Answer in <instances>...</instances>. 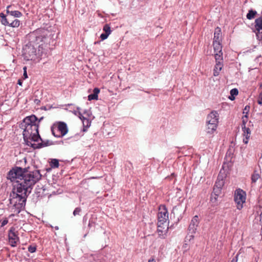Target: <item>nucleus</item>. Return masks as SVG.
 <instances>
[{
	"label": "nucleus",
	"instance_id": "1",
	"mask_svg": "<svg viewBox=\"0 0 262 262\" xmlns=\"http://www.w3.org/2000/svg\"><path fill=\"white\" fill-rule=\"evenodd\" d=\"M41 177L39 170L30 171L29 167H15L8 172L7 179L17 183L16 192L12 191L9 199L10 203L14 204V212L17 214L25 207L27 196Z\"/></svg>",
	"mask_w": 262,
	"mask_h": 262
},
{
	"label": "nucleus",
	"instance_id": "2",
	"mask_svg": "<svg viewBox=\"0 0 262 262\" xmlns=\"http://www.w3.org/2000/svg\"><path fill=\"white\" fill-rule=\"evenodd\" d=\"M29 42L23 48V56L27 60H35L43 53V42L47 38L45 31L36 30L28 34Z\"/></svg>",
	"mask_w": 262,
	"mask_h": 262
},
{
	"label": "nucleus",
	"instance_id": "3",
	"mask_svg": "<svg viewBox=\"0 0 262 262\" xmlns=\"http://www.w3.org/2000/svg\"><path fill=\"white\" fill-rule=\"evenodd\" d=\"M37 121V117L34 115L27 116L23 120L20 124V128L24 129L23 136L25 138L32 137V141L37 142L42 141V138L39 135L38 126L35 122Z\"/></svg>",
	"mask_w": 262,
	"mask_h": 262
},
{
	"label": "nucleus",
	"instance_id": "4",
	"mask_svg": "<svg viewBox=\"0 0 262 262\" xmlns=\"http://www.w3.org/2000/svg\"><path fill=\"white\" fill-rule=\"evenodd\" d=\"M246 193L241 188L236 189L234 193V201L236 204V208L241 210L243 208V204L246 202Z\"/></svg>",
	"mask_w": 262,
	"mask_h": 262
},
{
	"label": "nucleus",
	"instance_id": "5",
	"mask_svg": "<svg viewBox=\"0 0 262 262\" xmlns=\"http://www.w3.org/2000/svg\"><path fill=\"white\" fill-rule=\"evenodd\" d=\"M51 132L52 135L57 138H61L66 135L68 129L67 124L63 122H59L57 126H52Z\"/></svg>",
	"mask_w": 262,
	"mask_h": 262
},
{
	"label": "nucleus",
	"instance_id": "6",
	"mask_svg": "<svg viewBox=\"0 0 262 262\" xmlns=\"http://www.w3.org/2000/svg\"><path fill=\"white\" fill-rule=\"evenodd\" d=\"M254 28L253 32L256 34L258 40H262V15L255 19Z\"/></svg>",
	"mask_w": 262,
	"mask_h": 262
},
{
	"label": "nucleus",
	"instance_id": "7",
	"mask_svg": "<svg viewBox=\"0 0 262 262\" xmlns=\"http://www.w3.org/2000/svg\"><path fill=\"white\" fill-rule=\"evenodd\" d=\"M219 114L215 111H212L207 116L206 123H214L217 125L219 123Z\"/></svg>",
	"mask_w": 262,
	"mask_h": 262
},
{
	"label": "nucleus",
	"instance_id": "8",
	"mask_svg": "<svg viewBox=\"0 0 262 262\" xmlns=\"http://www.w3.org/2000/svg\"><path fill=\"white\" fill-rule=\"evenodd\" d=\"M199 224L198 216L195 215L192 219L188 227V230L189 231V233H195Z\"/></svg>",
	"mask_w": 262,
	"mask_h": 262
},
{
	"label": "nucleus",
	"instance_id": "9",
	"mask_svg": "<svg viewBox=\"0 0 262 262\" xmlns=\"http://www.w3.org/2000/svg\"><path fill=\"white\" fill-rule=\"evenodd\" d=\"M163 210L159 212L158 214V220L167 222L168 219V211L165 206H163Z\"/></svg>",
	"mask_w": 262,
	"mask_h": 262
},
{
	"label": "nucleus",
	"instance_id": "10",
	"mask_svg": "<svg viewBox=\"0 0 262 262\" xmlns=\"http://www.w3.org/2000/svg\"><path fill=\"white\" fill-rule=\"evenodd\" d=\"M11 8V6L9 5L7 6L6 9V13L9 15L11 16L12 17H20L23 14L22 13L19 11L16 10H10V8Z\"/></svg>",
	"mask_w": 262,
	"mask_h": 262
},
{
	"label": "nucleus",
	"instance_id": "11",
	"mask_svg": "<svg viewBox=\"0 0 262 262\" xmlns=\"http://www.w3.org/2000/svg\"><path fill=\"white\" fill-rule=\"evenodd\" d=\"M243 131V135L245 137L243 139V142L245 144L248 143L249 139L251 135V129L249 127L245 126V128H242Z\"/></svg>",
	"mask_w": 262,
	"mask_h": 262
},
{
	"label": "nucleus",
	"instance_id": "12",
	"mask_svg": "<svg viewBox=\"0 0 262 262\" xmlns=\"http://www.w3.org/2000/svg\"><path fill=\"white\" fill-rule=\"evenodd\" d=\"M168 229V227H166L165 229H163L162 227H157V232L158 234V237L161 239H165L166 237Z\"/></svg>",
	"mask_w": 262,
	"mask_h": 262
},
{
	"label": "nucleus",
	"instance_id": "13",
	"mask_svg": "<svg viewBox=\"0 0 262 262\" xmlns=\"http://www.w3.org/2000/svg\"><path fill=\"white\" fill-rule=\"evenodd\" d=\"M221 41V30L217 27L215 29L213 42H219Z\"/></svg>",
	"mask_w": 262,
	"mask_h": 262
},
{
	"label": "nucleus",
	"instance_id": "14",
	"mask_svg": "<svg viewBox=\"0 0 262 262\" xmlns=\"http://www.w3.org/2000/svg\"><path fill=\"white\" fill-rule=\"evenodd\" d=\"M8 236L9 240H19L17 233L15 232V228L13 227H11L9 230Z\"/></svg>",
	"mask_w": 262,
	"mask_h": 262
},
{
	"label": "nucleus",
	"instance_id": "15",
	"mask_svg": "<svg viewBox=\"0 0 262 262\" xmlns=\"http://www.w3.org/2000/svg\"><path fill=\"white\" fill-rule=\"evenodd\" d=\"M206 132L207 134L211 135L216 131L217 125L214 123H206Z\"/></svg>",
	"mask_w": 262,
	"mask_h": 262
},
{
	"label": "nucleus",
	"instance_id": "16",
	"mask_svg": "<svg viewBox=\"0 0 262 262\" xmlns=\"http://www.w3.org/2000/svg\"><path fill=\"white\" fill-rule=\"evenodd\" d=\"M41 141V142L37 144V146H36V148H37V149H39L44 147L48 146L54 144V142L53 141L49 140H47L45 141H43L42 140V141Z\"/></svg>",
	"mask_w": 262,
	"mask_h": 262
},
{
	"label": "nucleus",
	"instance_id": "17",
	"mask_svg": "<svg viewBox=\"0 0 262 262\" xmlns=\"http://www.w3.org/2000/svg\"><path fill=\"white\" fill-rule=\"evenodd\" d=\"M100 92V90L96 88L93 90V93L91 94H90L88 96V100L91 101L92 100H97L98 99V94Z\"/></svg>",
	"mask_w": 262,
	"mask_h": 262
},
{
	"label": "nucleus",
	"instance_id": "18",
	"mask_svg": "<svg viewBox=\"0 0 262 262\" xmlns=\"http://www.w3.org/2000/svg\"><path fill=\"white\" fill-rule=\"evenodd\" d=\"M23 138H24V140L25 142V144L27 145L32 147L34 149H37V148H36V146H37V144L32 143L30 141V140L32 141V137L25 138V136H23Z\"/></svg>",
	"mask_w": 262,
	"mask_h": 262
},
{
	"label": "nucleus",
	"instance_id": "19",
	"mask_svg": "<svg viewBox=\"0 0 262 262\" xmlns=\"http://www.w3.org/2000/svg\"><path fill=\"white\" fill-rule=\"evenodd\" d=\"M213 46L214 53L222 52V46L221 42H213Z\"/></svg>",
	"mask_w": 262,
	"mask_h": 262
},
{
	"label": "nucleus",
	"instance_id": "20",
	"mask_svg": "<svg viewBox=\"0 0 262 262\" xmlns=\"http://www.w3.org/2000/svg\"><path fill=\"white\" fill-rule=\"evenodd\" d=\"M96 226V222L95 219L94 218H91L90 219L88 224V228H89V231H94L95 230V228Z\"/></svg>",
	"mask_w": 262,
	"mask_h": 262
},
{
	"label": "nucleus",
	"instance_id": "21",
	"mask_svg": "<svg viewBox=\"0 0 262 262\" xmlns=\"http://www.w3.org/2000/svg\"><path fill=\"white\" fill-rule=\"evenodd\" d=\"M224 181L223 179H220V176L217 177V180L215 182L214 187L219 188L222 189L223 186L224 185Z\"/></svg>",
	"mask_w": 262,
	"mask_h": 262
},
{
	"label": "nucleus",
	"instance_id": "22",
	"mask_svg": "<svg viewBox=\"0 0 262 262\" xmlns=\"http://www.w3.org/2000/svg\"><path fill=\"white\" fill-rule=\"evenodd\" d=\"M1 21L2 24L5 26H8L9 25V21H8V15H5L4 13H0Z\"/></svg>",
	"mask_w": 262,
	"mask_h": 262
},
{
	"label": "nucleus",
	"instance_id": "23",
	"mask_svg": "<svg viewBox=\"0 0 262 262\" xmlns=\"http://www.w3.org/2000/svg\"><path fill=\"white\" fill-rule=\"evenodd\" d=\"M260 178V175L257 171L254 170L251 176V181L252 183H255Z\"/></svg>",
	"mask_w": 262,
	"mask_h": 262
},
{
	"label": "nucleus",
	"instance_id": "24",
	"mask_svg": "<svg viewBox=\"0 0 262 262\" xmlns=\"http://www.w3.org/2000/svg\"><path fill=\"white\" fill-rule=\"evenodd\" d=\"M257 14V12L255 10L251 9L249 10L248 13L246 15L247 18L251 20L254 18L255 16Z\"/></svg>",
	"mask_w": 262,
	"mask_h": 262
},
{
	"label": "nucleus",
	"instance_id": "25",
	"mask_svg": "<svg viewBox=\"0 0 262 262\" xmlns=\"http://www.w3.org/2000/svg\"><path fill=\"white\" fill-rule=\"evenodd\" d=\"M214 58L216 62H218V61L223 62V52L214 53Z\"/></svg>",
	"mask_w": 262,
	"mask_h": 262
},
{
	"label": "nucleus",
	"instance_id": "26",
	"mask_svg": "<svg viewBox=\"0 0 262 262\" xmlns=\"http://www.w3.org/2000/svg\"><path fill=\"white\" fill-rule=\"evenodd\" d=\"M20 25V21L17 19H15L12 22L9 23V26L11 27H18Z\"/></svg>",
	"mask_w": 262,
	"mask_h": 262
},
{
	"label": "nucleus",
	"instance_id": "27",
	"mask_svg": "<svg viewBox=\"0 0 262 262\" xmlns=\"http://www.w3.org/2000/svg\"><path fill=\"white\" fill-rule=\"evenodd\" d=\"M242 123L241 124V127L242 128H245V127L246 126V124L248 122V117L247 115H244L242 118Z\"/></svg>",
	"mask_w": 262,
	"mask_h": 262
},
{
	"label": "nucleus",
	"instance_id": "28",
	"mask_svg": "<svg viewBox=\"0 0 262 262\" xmlns=\"http://www.w3.org/2000/svg\"><path fill=\"white\" fill-rule=\"evenodd\" d=\"M50 166L52 168H55L59 167V161L57 159H53L51 160Z\"/></svg>",
	"mask_w": 262,
	"mask_h": 262
},
{
	"label": "nucleus",
	"instance_id": "29",
	"mask_svg": "<svg viewBox=\"0 0 262 262\" xmlns=\"http://www.w3.org/2000/svg\"><path fill=\"white\" fill-rule=\"evenodd\" d=\"M103 30L104 33L110 35L111 33L112 30L111 27L108 24H105L103 28Z\"/></svg>",
	"mask_w": 262,
	"mask_h": 262
},
{
	"label": "nucleus",
	"instance_id": "30",
	"mask_svg": "<svg viewBox=\"0 0 262 262\" xmlns=\"http://www.w3.org/2000/svg\"><path fill=\"white\" fill-rule=\"evenodd\" d=\"M222 192V189L219 188H217L216 187H213V192L211 194H214L215 196H218Z\"/></svg>",
	"mask_w": 262,
	"mask_h": 262
},
{
	"label": "nucleus",
	"instance_id": "31",
	"mask_svg": "<svg viewBox=\"0 0 262 262\" xmlns=\"http://www.w3.org/2000/svg\"><path fill=\"white\" fill-rule=\"evenodd\" d=\"M166 222H162V221L158 220L157 227H162L163 229H165V228L167 227Z\"/></svg>",
	"mask_w": 262,
	"mask_h": 262
},
{
	"label": "nucleus",
	"instance_id": "32",
	"mask_svg": "<svg viewBox=\"0 0 262 262\" xmlns=\"http://www.w3.org/2000/svg\"><path fill=\"white\" fill-rule=\"evenodd\" d=\"M223 68V62L218 61V62H216L215 67L214 69H216L218 71H221Z\"/></svg>",
	"mask_w": 262,
	"mask_h": 262
},
{
	"label": "nucleus",
	"instance_id": "33",
	"mask_svg": "<svg viewBox=\"0 0 262 262\" xmlns=\"http://www.w3.org/2000/svg\"><path fill=\"white\" fill-rule=\"evenodd\" d=\"M250 106L248 105H247L245 106V108L243 110V114H244V115H247L248 116V114L250 110Z\"/></svg>",
	"mask_w": 262,
	"mask_h": 262
},
{
	"label": "nucleus",
	"instance_id": "34",
	"mask_svg": "<svg viewBox=\"0 0 262 262\" xmlns=\"http://www.w3.org/2000/svg\"><path fill=\"white\" fill-rule=\"evenodd\" d=\"M81 212V209L80 207H77L75 209V210L73 211V215L74 216L79 215H80V213Z\"/></svg>",
	"mask_w": 262,
	"mask_h": 262
},
{
	"label": "nucleus",
	"instance_id": "35",
	"mask_svg": "<svg viewBox=\"0 0 262 262\" xmlns=\"http://www.w3.org/2000/svg\"><path fill=\"white\" fill-rule=\"evenodd\" d=\"M230 94L236 96L238 94V91L236 88L232 89L230 92Z\"/></svg>",
	"mask_w": 262,
	"mask_h": 262
},
{
	"label": "nucleus",
	"instance_id": "36",
	"mask_svg": "<svg viewBox=\"0 0 262 262\" xmlns=\"http://www.w3.org/2000/svg\"><path fill=\"white\" fill-rule=\"evenodd\" d=\"M36 246L30 245L28 247V251L30 253H34L36 251Z\"/></svg>",
	"mask_w": 262,
	"mask_h": 262
},
{
	"label": "nucleus",
	"instance_id": "37",
	"mask_svg": "<svg viewBox=\"0 0 262 262\" xmlns=\"http://www.w3.org/2000/svg\"><path fill=\"white\" fill-rule=\"evenodd\" d=\"M194 233H189V231H188V235L186 236V239L189 241L193 239L194 237Z\"/></svg>",
	"mask_w": 262,
	"mask_h": 262
},
{
	"label": "nucleus",
	"instance_id": "38",
	"mask_svg": "<svg viewBox=\"0 0 262 262\" xmlns=\"http://www.w3.org/2000/svg\"><path fill=\"white\" fill-rule=\"evenodd\" d=\"M217 196H215V195H214L213 194H211L210 201L212 203H215L217 201Z\"/></svg>",
	"mask_w": 262,
	"mask_h": 262
},
{
	"label": "nucleus",
	"instance_id": "39",
	"mask_svg": "<svg viewBox=\"0 0 262 262\" xmlns=\"http://www.w3.org/2000/svg\"><path fill=\"white\" fill-rule=\"evenodd\" d=\"M257 103L258 104L262 105V92L259 95Z\"/></svg>",
	"mask_w": 262,
	"mask_h": 262
},
{
	"label": "nucleus",
	"instance_id": "40",
	"mask_svg": "<svg viewBox=\"0 0 262 262\" xmlns=\"http://www.w3.org/2000/svg\"><path fill=\"white\" fill-rule=\"evenodd\" d=\"M109 35L105 33H102L100 35V38L102 40L106 39Z\"/></svg>",
	"mask_w": 262,
	"mask_h": 262
},
{
	"label": "nucleus",
	"instance_id": "41",
	"mask_svg": "<svg viewBox=\"0 0 262 262\" xmlns=\"http://www.w3.org/2000/svg\"><path fill=\"white\" fill-rule=\"evenodd\" d=\"M24 70V73H23V77L24 79H26L28 78L27 73V67H24L23 68Z\"/></svg>",
	"mask_w": 262,
	"mask_h": 262
},
{
	"label": "nucleus",
	"instance_id": "42",
	"mask_svg": "<svg viewBox=\"0 0 262 262\" xmlns=\"http://www.w3.org/2000/svg\"><path fill=\"white\" fill-rule=\"evenodd\" d=\"M8 223V220L7 218H5V220L2 222L1 224V227H4Z\"/></svg>",
	"mask_w": 262,
	"mask_h": 262
},
{
	"label": "nucleus",
	"instance_id": "43",
	"mask_svg": "<svg viewBox=\"0 0 262 262\" xmlns=\"http://www.w3.org/2000/svg\"><path fill=\"white\" fill-rule=\"evenodd\" d=\"M17 241H18L15 240H9V242L11 243V245L12 247H15L16 246Z\"/></svg>",
	"mask_w": 262,
	"mask_h": 262
},
{
	"label": "nucleus",
	"instance_id": "44",
	"mask_svg": "<svg viewBox=\"0 0 262 262\" xmlns=\"http://www.w3.org/2000/svg\"><path fill=\"white\" fill-rule=\"evenodd\" d=\"M43 119V117H41V118H40L39 119H38L37 118V121L36 122H35V124L38 125V126L39 127V124L40 122V121Z\"/></svg>",
	"mask_w": 262,
	"mask_h": 262
},
{
	"label": "nucleus",
	"instance_id": "45",
	"mask_svg": "<svg viewBox=\"0 0 262 262\" xmlns=\"http://www.w3.org/2000/svg\"><path fill=\"white\" fill-rule=\"evenodd\" d=\"M220 71L217 70L216 69H214L213 70V75L214 76H217L219 75Z\"/></svg>",
	"mask_w": 262,
	"mask_h": 262
},
{
	"label": "nucleus",
	"instance_id": "46",
	"mask_svg": "<svg viewBox=\"0 0 262 262\" xmlns=\"http://www.w3.org/2000/svg\"><path fill=\"white\" fill-rule=\"evenodd\" d=\"M238 254H237L234 257L232 258L231 262H237Z\"/></svg>",
	"mask_w": 262,
	"mask_h": 262
},
{
	"label": "nucleus",
	"instance_id": "47",
	"mask_svg": "<svg viewBox=\"0 0 262 262\" xmlns=\"http://www.w3.org/2000/svg\"><path fill=\"white\" fill-rule=\"evenodd\" d=\"M247 127H249L250 128L253 127V123L251 121H249Z\"/></svg>",
	"mask_w": 262,
	"mask_h": 262
},
{
	"label": "nucleus",
	"instance_id": "48",
	"mask_svg": "<svg viewBox=\"0 0 262 262\" xmlns=\"http://www.w3.org/2000/svg\"><path fill=\"white\" fill-rule=\"evenodd\" d=\"M13 20V17H12L11 16L8 15V21H9V23L12 22Z\"/></svg>",
	"mask_w": 262,
	"mask_h": 262
},
{
	"label": "nucleus",
	"instance_id": "49",
	"mask_svg": "<svg viewBox=\"0 0 262 262\" xmlns=\"http://www.w3.org/2000/svg\"><path fill=\"white\" fill-rule=\"evenodd\" d=\"M235 97L234 96H233V95H230L229 96V99L232 101L234 100L235 99Z\"/></svg>",
	"mask_w": 262,
	"mask_h": 262
},
{
	"label": "nucleus",
	"instance_id": "50",
	"mask_svg": "<svg viewBox=\"0 0 262 262\" xmlns=\"http://www.w3.org/2000/svg\"><path fill=\"white\" fill-rule=\"evenodd\" d=\"M34 102H35L36 104H39V103L40 102V100H38V99H35V100H34Z\"/></svg>",
	"mask_w": 262,
	"mask_h": 262
},
{
	"label": "nucleus",
	"instance_id": "51",
	"mask_svg": "<svg viewBox=\"0 0 262 262\" xmlns=\"http://www.w3.org/2000/svg\"><path fill=\"white\" fill-rule=\"evenodd\" d=\"M148 262H156L154 258L148 259Z\"/></svg>",
	"mask_w": 262,
	"mask_h": 262
},
{
	"label": "nucleus",
	"instance_id": "52",
	"mask_svg": "<svg viewBox=\"0 0 262 262\" xmlns=\"http://www.w3.org/2000/svg\"><path fill=\"white\" fill-rule=\"evenodd\" d=\"M17 84L20 85H22V81H21V80L20 79H19L18 80Z\"/></svg>",
	"mask_w": 262,
	"mask_h": 262
},
{
	"label": "nucleus",
	"instance_id": "53",
	"mask_svg": "<svg viewBox=\"0 0 262 262\" xmlns=\"http://www.w3.org/2000/svg\"><path fill=\"white\" fill-rule=\"evenodd\" d=\"M259 221L261 223V224H262V212H261V213L260 214V220H259Z\"/></svg>",
	"mask_w": 262,
	"mask_h": 262
},
{
	"label": "nucleus",
	"instance_id": "54",
	"mask_svg": "<svg viewBox=\"0 0 262 262\" xmlns=\"http://www.w3.org/2000/svg\"><path fill=\"white\" fill-rule=\"evenodd\" d=\"M80 116H80V118L81 120L85 119V118L83 116H82L81 114H80Z\"/></svg>",
	"mask_w": 262,
	"mask_h": 262
},
{
	"label": "nucleus",
	"instance_id": "55",
	"mask_svg": "<svg viewBox=\"0 0 262 262\" xmlns=\"http://www.w3.org/2000/svg\"><path fill=\"white\" fill-rule=\"evenodd\" d=\"M86 216H84V217H83V222H85V221H86Z\"/></svg>",
	"mask_w": 262,
	"mask_h": 262
},
{
	"label": "nucleus",
	"instance_id": "56",
	"mask_svg": "<svg viewBox=\"0 0 262 262\" xmlns=\"http://www.w3.org/2000/svg\"><path fill=\"white\" fill-rule=\"evenodd\" d=\"M14 216V214H11L9 215V217H13Z\"/></svg>",
	"mask_w": 262,
	"mask_h": 262
},
{
	"label": "nucleus",
	"instance_id": "57",
	"mask_svg": "<svg viewBox=\"0 0 262 262\" xmlns=\"http://www.w3.org/2000/svg\"><path fill=\"white\" fill-rule=\"evenodd\" d=\"M55 229H56V230H57L59 229V227H58V226H56V227H55Z\"/></svg>",
	"mask_w": 262,
	"mask_h": 262
},
{
	"label": "nucleus",
	"instance_id": "58",
	"mask_svg": "<svg viewBox=\"0 0 262 262\" xmlns=\"http://www.w3.org/2000/svg\"><path fill=\"white\" fill-rule=\"evenodd\" d=\"M260 57V56H259V57ZM259 58V57H257L256 59H257L258 58Z\"/></svg>",
	"mask_w": 262,
	"mask_h": 262
},
{
	"label": "nucleus",
	"instance_id": "59",
	"mask_svg": "<svg viewBox=\"0 0 262 262\" xmlns=\"http://www.w3.org/2000/svg\"><path fill=\"white\" fill-rule=\"evenodd\" d=\"M56 134H59V133H58L57 130H56Z\"/></svg>",
	"mask_w": 262,
	"mask_h": 262
},
{
	"label": "nucleus",
	"instance_id": "60",
	"mask_svg": "<svg viewBox=\"0 0 262 262\" xmlns=\"http://www.w3.org/2000/svg\"><path fill=\"white\" fill-rule=\"evenodd\" d=\"M261 230H262V224H261Z\"/></svg>",
	"mask_w": 262,
	"mask_h": 262
}]
</instances>
